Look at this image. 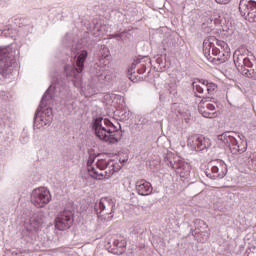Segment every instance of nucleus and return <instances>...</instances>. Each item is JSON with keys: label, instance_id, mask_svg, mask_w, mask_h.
Returning <instances> with one entry per match:
<instances>
[{"label": "nucleus", "instance_id": "4", "mask_svg": "<svg viewBox=\"0 0 256 256\" xmlns=\"http://www.w3.org/2000/svg\"><path fill=\"white\" fill-rule=\"evenodd\" d=\"M88 55L89 53L87 50H79L74 55L76 63L64 66V73L67 79H69V81H73L74 85H77V83L81 81V73H83L85 69V61H87Z\"/></svg>", "mask_w": 256, "mask_h": 256}, {"label": "nucleus", "instance_id": "36", "mask_svg": "<svg viewBox=\"0 0 256 256\" xmlns=\"http://www.w3.org/2000/svg\"><path fill=\"white\" fill-rule=\"evenodd\" d=\"M104 50H105V51H109V49H107V48H104Z\"/></svg>", "mask_w": 256, "mask_h": 256}, {"label": "nucleus", "instance_id": "29", "mask_svg": "<svg viewBox=\"0 0 256 256\" xmlns=\"http://www.w3.org/2000/svg\"><path fill=\"white\" fill-rule=\"evenodd\" d=\"M145 71H147V66H145V64H143V65L141 66V68H139V69L137 70L136 75H143V73H145Z\"/></svg>", "mask_w": 256, "mask_h": 256}, {"label": "nucleus", "instance_id": "2", "mask_svg": "<svg viewBox=\"0 0 256 256\" xmlns=\"http://www.w3.org/2000/svg\"><path fill=\"white\" fill-rule=\"evenodd\" d=\"M91 128L97 139L109 145H115L123 138V131L117 129L111 120L101 116L92 119Z\"/></svg>", "mask_w": 256, "mask_h": 256}, {"label": "nucleus", "instance_id": "30", "mask_svg": "<svg viewBox=\"0 0 256 256\" xmlns=\"http://www.w3.org/2000/svg\"><path fill=\"white\" fill-rule=\"evenodd\" d=\"M124 35H125V31L124 32H120V33H115V34H112V39H117V37L119 39H123Z\"/></svg>", "mask_w": 256, "mask_h": 256}, {"label": "nucleus", "instance_id": "31", "mask_svg": "<svg viewBox=\"0 0 256 256\" xmlns=\"http://www.w3.org/2000/svg\"><path fill=\"white\" fill-rule=\"evenodd\" d=\"M206 108L211 113H217V111H215V105H213V104H206Z\"/></svg>", "mask_w": 256, "mask_h": 256}, {"label": "nucleus", "instance_id": "38", "mask_svg": "<svg viewBox=\"0 0 256 256\" xmlns=\"http://www.w3.org/2000/svg\"><path fill=\"white\" fill-rule=\"evenodd\" d=\"M196 233H199V231H197Z\"/></svg>", "mask_w": 256, "mask_h": 256}, {"label": "nucleus", "instance_id": "3", "mask_svg": "<svg viewBox=\"0 0 256 256\" xmlns=\"http://www.w3.org/2000/svg\"><path fill=\"white\" fill-rule=\"evenodd\" d=\"M203 54L207 59H213L214 61H219V63H225V61H228L229 57H231L227 42L221 41L215 38V36H211L204 40ZM211 55H213L214 58Z\"/></svg>", "mask_w": 256, "mask_h": 256}, {"label": "nucleus", "instance_id": "26", "mask_svg": "<svg viewBox=\"0 0 256 256\" xmlns=\"http://www.w3.org/2000/svg\"><path fill=\"white\" fill-rule=\"evenodd\" d=\"M193 91H196L200 95H203L205 93V86H201L197 84V82L192 83Z\"/></svg>", "mask_w": 256, "mask_h": 256}, {"label": "nucleus", "instance_id": "34", "mask_svg": "<svg viewBox=\"0 0 256 256\" xmlns=\"http://www.w3.org/2000/svg\"><path fill=\"white\" fill-rule=\"evenodd\" d=\"M156 63H158V65H163V56L156 58Z\"/></svg>", "mask_w": 256, "mask_h": 256}, {"label": "nucleus", "instance_id": "24", "mask_svg": "<svg viewBox=\"0 0 256 256\" xmlns=\"http://www.w3.org/2000/svg\"><path fill=\"white\" fill-rule=\"evenodd\" d=\"M195 230L202 231V229H207V223L201 219L194 220Z\"/></svg>", "mask_w": 256, "mask_h": 256}, {"label": "nucleus", "instance_id": "18", "mask_svg": "<svg viewBox=\"0 0 256 256\" xmlns=\"http://www.w3.org/2000/svg\"><path fill=\"white\" fill-rule=\"evenodd\" d=\"M199 83H201V85H203L204 89L207 91V95L202 96L203 99H213L211 96L217 93V84L209 82L205 79H199Z\"/></svg>", "mask_w": 256, "mask_h": 256}, {"label": "nucleus", "instance_id": "11", "mask_svg": "<svg viewBox=\"0 0 256 256\" xmlns=\"http://www.w3.org/2000/svg\"><path fill=\"white\" fill-rule=\"evenodd\" d=\"M94 211L98 217L101 219L103 215H113L115 211V200L111 198H101L94 205Z\"/></svg>", "mask_w": 256, "mask_h": 256}, {"label": "nucleus", "instance_id": "20", "mask_svg": "<svg viewBox=\"0 0 256 256\" xmlns=\"http://www.w3.org/2000/svg\"><path fill=\"white\" fill-rule=\"evenodd\" d=\"M198 111L206 119H215V117H217V112H210L207 108H205V106H203V102H200L198 105Z\"/></svg>", "mask_w": 256, "mask_h": 256}, {"label": "nucleus", "instance_id": "27", "mask_svg": "<svg viewBox=\"0 0 256 256\" xmlns=\"http://www.w3.org/2000/svg\"><path fill=\"white\" fill-rule=\"evenodd\" d=\"M97 155L89 154L88 161H87V170L90 171V167H94L93 163H95Z\"/></svg>", "mask_w": 256, "mask_h": 256}, {"label": "nucleus", "instance_id": "33", "mask_svg": "<svg viewBox=\"0 0 256 256\" xmlns=\"http://www.w3.org/2000/svg\"><path fill=\"white\" fill-rule=\"evenodd\" d=\"M246 164H248L249 166L253 165V163H255V159L248 157L247 161H245Z\"/></svg>", "mask_w": 256, "mask_h": 256}, {"label": "nucleus", "instance_id": "13", "mask_svg": "<svg viewBox=\"0 0 256 256\" xmlns=\"http://www.w3.org/2000/svg\"><path fill=\"white\" fill-rule=\"evenodd\" d=\"M188 147H191L194 151H205L211 147V140L205 138L203 135H192L187 140Z\"/></svg>", "mask_w": 256, "mask_h": 256}, {"label": "nucleus", "instance_id": "28", "mask_svg": "<svg viewBox=\"0 0 256 256\" xmlns=\"http://www.w3.org/2000/svg\"><path fill=\"white\" fill-rule=\"evenodd\" d=\"M168 91H169L170 95H177V84H175V83L169 84Z\"/></svg>", "mask_w": 256, "mask_h": 256}, {"label": "nucleus", "instance_id": "10", "mask_svg": "<svg viewBox=\"0 0 256 256\" xmlns=\"http://www.w3.org/2000/svg\"><path fill=\"white\" fill-rule=\"evenodd\" d=\"M239 11L241 17H244L249 23H256V1L240 0Z\"/></svg>", "mask_w": 256, "mask_h": 256}, {"label": "nucleus", "instance_id": "22", "mask_svg": "<svg viewBox=\"0 0 256 256\" xmlns=\"http://www.w3.org/2000/svg\"><path fill=\"white\" fill-rule=\"evenodd\" d=\"M111 167L112 169H110L109 172H105V179H110V177H113L114 173L121 171V165L119 164H112Z\"/></svg>", "mask_w": 256, "mask_h": 256}, {"label": "nucleus", "instance_id": "7", "mask_svg": "<svg viewBox=\"0 0 256 256\" xmlns=\"http://www.w3.org/2000/svg\"><path fill=\"white\" fill-rule=\"evenodd\" d=\"M237 137H239V134L237 132L226 131L222 134H219L217 136V139L218 141H221L223 145L229 147L232 155H237L239 153H245V151L247 150V147L239 145Z\"/></svg>", "mask_w": 256, "mask_h": 256}, {"label": "nucleus", "instance_id": "19", "mask_svg": "<svg viewBox=\"0 0 256 256\" xmlns=\"http://www.w3.org/2000/svg\"><path fill=\"white\" fill-rule=\"evenodd\" d=\"M141 63V59L137 58L135 59L132 64L128 68V77L130 81H133V83H136V81L141 80V77L137 75V72H135V69H137V65Z\"/></svg>", "mask_w": 256, "mask_h": 256}, {"label": "nucleus", "instance_id": "37", "mask_svg": "<svg viewBox=\"0 0 256 256\" xmlns=\"http://www.w3.org/2000/svg\"><path fill=\"white\" fill-rule=\"evenodd\" d=\"M110 219H113V215L110 216Z\"/></svg>", "mask_w": 256, "mask_h": 256}, {"label": "nucleus", "instance_id": "16", "mask_svg": "<svg viewBox=\"0 0 256 256\" xmlns=\"http://www.w3.org/2000/svg\"><path fill=\"white\" fill-rule=\"evenodd\" d=\"M136 191L138 195L147 196L153 193V186L145 179L136 182Z\"/></svg>", "mask_w": 256, "mask_h": 256}, {"label": "nucleus", "instance_id": "14", "mask_svg": "<svg viewBox=\"0 0 256 256\" xmlns=\"http://www.w3.org/2000/svg\"><path fill=\"white\" fill-rule=\"evenodd\" d=\"M73 221V212L64 210L57 216L55 220V227L58 231H66V229H71Z\"/></svg>", "mask_w": 256, "mask_h": 256}, {"label": "nucleus", "instance_id": "5", "mask_svg": "<svg viewBox=\"0 0 256 256\" xmlns=\"http://www.w3.org/2000/svg\"><path fill=\"white\" fill-rule=\"evenodd\" d=\"M19 50H13L11 47L0 48V75L9 77L13 67H17V56Z\"/></svg>", "mask_w": 256, "mask_h": 256}, {"label": "nucleus", "instance_id": "6", "mask_svg": "<svg viewBox=\"0 0 256 256\" xmlns=\"http://www.w3.org/2000/svg\"><path fill=\"white\" fill-rule=\"evenodd\" d=\"M164 163L168 167L175 169L176 173H179L180 177H189L191 174V166L189 163L184 162L183 158L172 152L166 154L164 157Z\"/></svg>", "mask_w": 256, "mask_h": 256}, {"label": "nucleus", "instance_id": "8", "mask_svg": "<svg viewBox=\"0 0 256 256\" xmlns=\"http://www.w3.org/2000/svg\"><path fill=\"white\" fill-rule=\"evenodd\" d=\"M234 65L239 73L248 79L256 81V70L253 69V62L243 54L237 56V53L233 57Z\"/></svg>", "mask_w": 256, "mask_h": 256}, {"label": "nucleus", "instance_id": "1", "mask_svg": "<svg viewBox=\"0 0 256 256\" xmlns=\"http://www.w3.org/2000/svg\"><path fill=\"white\" fill-rule=\"evenodd\" d=\"M59 87H63V82H59V78H53L52 84L42 96V100L33 118L34 129H43L49 127L53 123V108L47 107L53 99V91H57Z\"/></svg>", "mask_w": 256, "mask_h": 256}, {"label": "nucleus", "instance_id": "15", "mask_svg": "<svg viewBox=\"0 0 256 256\" xmlns=\"http://www.w3.org/2000/svg\"><path fill=\"white\" fill-rule=\"evenodd\" d=\"M227 171V164L220 160L218 164L212 166L210 170L207 169L205 171V175L208 177V179L215 181L217 179H223L225 175H227Z\"/></svg>", "mask_w": 256, "mask_h": 256}, {"label": "nucleus", "instance_id": "17", "mask_svg": "<svg viewBox=\"0 0 256 256\" xmlns=\"http://www.w3.org/2000/svg\"><path fill=\"white\" fill-rule=\"evenodd\" d=\"M127 247V241L125 239L114 240L113 244L108 248L109 253L113 255H123Z\"/></svg>", "mask_w": 256, "mask_h": 256}, {"label": "nucleus", "instance_id": "32", "mask_svg": "<svg viewBox=\"0 0 256 256\" xmlns=\"http://www.w3.org/2000/svg\"><path fill=\"white\" fill-rule=\"evenodd\" d=\"M215 1L219 5H227L228 3H231V0H215Z\"/></svg>", "mask_w": 256, "mask_h": 256}, {"label": "nucleus", "instance_id": "12", "mask_svg": "<svg viewBox=\"0 0 256 256\" xmlns=\"http://www.w3.org/2000/svg\"><path fill=\"white\" fill-rule=\"evenodd\" d=\"M43 223H45V214H43V212H36L30 217V228H27V233L31 241L37 239V231L41 229Z\"/></svg>", "mask_w": 256, "mask_h": 256}, {"label": "nucleus", "instance_id": "35", "mask_svg": "<svg viewBox=\"0 0 256 256\" xmlns=\"http://www.w3.org/2000/svg\"><path fill=\"white\" fill-rule=\"evenodd\" d=\"M20 141H21V143H23V145H25V143H27V142L29 141V137H28V136L22 137V138L20 139Z\"/></svg>", "mask_w": 256, "mask_h": 256}, {"label": "nucleus", "instance_id": "25", "mask_svg": "<svg viewBox=\"0 0 256 256\" xmlns=\"http://www.w3.org/2000/svg\"><path fill=\"white\" fill-rule=\"evenodd\" d=\"M108 165H110V163L105 159H98L96 162V167L100 169V171H105Z\"/></svg>", "mask_w": 256, "mask_h": 256}, {"label": "nucleus", "instance_id": "9", "mask_svg": "<svg viewBox=\"0 0 256 256\" xmlns=\"http://www.w3.org/2000/svg\"><path fill=\"white\" fill-rule=\"evenodd\" d=\"M30 201L32 205H35L38 209H42V207L51 203V192L45 187L36 188L31 193Z\"/></svg>", "mask_w": 256, "mask_h": 256}, {"label": "nucleus", "instance_id": "21", "mask_svg": "<svg viewBox=\"0 0 256 256\" xmlns=\"http://www.w3.org/2000/svg\"><path fill=\"white\" fill-rule=\"evenodd\" d=\"M107 79V74L105 72H98L96 75L92 76V81L94 85H99V83H103Z\"/></svg>", "mask_w": 256, "mask_h": 256}, {"label": "nucleus", "instance_id": "23", "mask_svg": "<svg viewBox=\"0 0 256 256\" xmlns=\"http://www.w3.org/2000/svg\"><path fill=\"white\" fill-rule=\"evenodd\" d=\"M88 173L90 177H92V179H98L101 181V179H103L104 177V174L102 172L97 171L95 167H90V170H88Z\"/></svg>", "mask_w": 256, "mask_h": 256}]
</instances>
